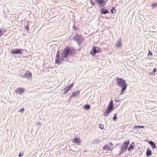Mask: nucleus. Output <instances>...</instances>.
Wrapping results in <instances>:
<instances>
[{
	"label": "nucleus",
	"instance_id": "f257e3e1",
	"mask_svg": "<svg viewBox=\"0 0 157 157\" xmlns=\"http://www.w3.org/2000/svg\"><path fill=\"white\" fill-rule=\"evenodd\" d=\"M117 84L119 86L122 87L121 94H123V91H124L127 86V85L126 83L125 80L122 78H120L118 77L116 78Z\"/></svg>",
	"mask_w": 157,
	"mask_h": 157
},
{
	"label": "nucleus",
	"instance_id": "f03ea898",
	"mask_svg": "<svg viewBox=\"0 0 157 157\" xmlns=\"http://www.w3.org/2000/svg\"><path fill=\"white\" fill-rule=\"evenodd\" d=\"M101 52V49L98 47L94 46L90 51V54L93 56H95L96 53H100Z\"/></svg>",
	"mask_w": 157,
	"mask_h": 157
},
{
	"label": "nucleus",
	"instance_id": "7ed1b4c3",
	"mask_svg": "<svg viewBox=\"0 0 157 157\" xmlns=\"http://www.w3.org/2000/svg\"><path fill=\"white\" fill-rule=\"evenodd\" d=\"M97 5L100 7L103 8L106 3V2L105 0H94Z\"/></svg>",
	"mask_w": 157,
	"mask_h": 157
},
{
	"label": "nucleus",
	"instance_id": "20e7f679",
	"mask_svg": "<svg viewBox=\"0 0 157 157\" xmlns=\"http://www.w3.org/2000/svg\"><path fill=\"white\" fill-rule=\"evenodd\" d=\"M69 55L67 49L66 47L64 49L63 52L61 53L60 59L64 60L65 58H67V56Z\"/></svg>",
	"mask_w": 157,
	"mask_h": 157
},
{
	"label": "nucleus",
	"instance_id": "39448f33",
	"mask_svg": "<svg viewBox=\"0 0 157 157\" xmlns=\"http://www.w3.org/2000/svg\"><path fill=\"white\" fill-rule=\"evenodd\" d=\"M74 39L77 41L78 44H81L83 41V38L81 35L77 34L74 37Z\"/></svg>",
	"mask_w": 157,
	"mask_h": 157
},
{
	"label": "nucleus",
	"instance_id": "423d86ee",
	"mask_svg": "<svg viewBox=\"0 0 157 157\" xmlns=\"http://www.w3.org/2000/svg\"><path fill=\"white\" fill-rule=\"evenodd\" d=\"M66 48L67 49V51L68 52L69 55L73 56L75 54L76 51L73 48L67 46L66 47Z\"/></svg>",
	"mask_w": 157,
	"mask_h": 157
},
{
	"label": "nucleus",
	"instance_id": "0eeeda50",
	"mask_svg": "<svg viewBox=\"0 0 157 157\" xmlns=\"http://www.w3.org/2000/svg\"><path fill=\"white\" fill-rule=\"evenodd\" d=\"M130 143V140H126L123 144L121 147V151H123L125 150L127 148Z\"/></svg>",
	"mask_w": 157,
	"mask_h": 157
},
{
	"label": "nucleus",
	"instance_id": "6e6552de",
	"mask_svg": "<svg viewBox=\"0 0 157 157\" xmlns=\"http://www.w3.org/2000/svg\"><path fill=\"white\" fill-rule=\"evenodd\" d=\"M25 90V89L24 88L19 87L16 89L15 90V91L16 93L19 94H21L22 93L24 92Z\"/></svg>",
	"mask_w": 157,
	"mask_h": 157
},
{
	"label": "nucleus",
	"instance_id": "1a4fd4ad",
	"mask_svg": "<svg viewBox=\"0 0 157 157\" xmlns=\"http://www.w3.org/2000/svg\"><path fill=\"white\" fill-rule=\"evenodd\" d=\"M21 50H23L22 49H17L11 51V53L13 54H21Z\"/></svg>",
	"mask_w": 157,
	"mask_h": 157
},
{
	"label": "nucleus",
	"instance_id": "9d476101",
	"mask_svg": "<svg viewBox=\"0 0 157 157\" xmlns=\"http://www.w3.org/2000/svg\"><path fill=\"white\" fill-rule=\"evenodd\" d=\"M113 101L112 100H111L109 103L107 109L111 111L113 110Z\"/></svg>",
	"mask_w": 157,
	"mask_h": 157
},
{
	"label": "nucleus",
	"instance_id": "9b49d317",
	"mask_svg": "<svg viewBox=\"0 0 157 157\" xmlns=\"http://www.w3.org/2000/svg\"><path fill=\"white\" fill-rule=\"evenodd\" d=\"M69 86H67L64 89V90L65 91L64 93L66 94L67 92H68L71 88L73 86V84L72 83L71 84L69 85Z\"/></svg>",
	"mask_w": 157,
	"mask_h": 157
},
{
	"label": "nucleus",
	"instance_id": "f8f14e48",
	"mask_svg": "<svg viewBox=\"0 0 157 157\" xmlns=\"http://www.w3.org/2000/svg\"><path fill=\"white\" fill-rule=\"evenodd\" d=\"M73 143L75 144L76 143L79 144L81 142V141L79 138L76 137L75 138H74L72 140Z\"/></svg>",
	"mask_w": 157,
	"mask_h": 157
},
{
	"label": "nucleus",
	"instance_id": "ddd939ff",
	"mask_svg": "<svg viewBox=\"0 0 157 157\" xmlns=\"http://www.w3.org/2000/svg\"><path fill=\"white\" fill-rule=\"evenodd\" d=\"M135 146V144L134 142L132 143L131 144L129 147L128 148V150L129 151H130L132 150Z\"/></svg>",
	"mask_w": 157,
	"mask_h": 157
},
{
	"label": "nucleus",
	"instance_id": "4468645a",
	"mask_svg": "<svg viewBox=\"0 0 157 157\" xmlns=\"http://www.w3.org/2000/svg\"><path fill=\"white\" fill-rule=\"evenodd\" d=\"M122 43L121 40H118L117 43L116 44L115 46L117 48H119L122 45Z\"/></svg>",
	"mask_w": 157,
	"mask_h": 157
},
{
	"label": "nucleus",
	"instance_id": "2eb2a0df",
	"mask_svg": "<svg viewBox=\"0 0 157 157\" xmlns=\"http://www.w3.org/2000/svg\"><path fill=\"white\" fill-rule=\"evenodd\" d=\"M72 94V95L71 96V97H75L79 95L80 94V92L79 91H77L75 93L73 92Z\"/></svg>",
	"mask_w": 157,
	"mask_h": 157
},
{
	"label": "nucleus",
	"instance_id": "dca6fc26",
	"mask_svg": "<svg viewBox=\"0 0 157 157\" xmlns=\"http://www.w3.org/2000/svg\"><path fill=\"white\" fill-rule=\"evenodd\" d=\"M103 150L107 149L109 151H112L113 149L111 148L109 146H107L106 145H105L103 147Z\"/></svg>",
	"mask_w": 157,
	"mask_h": 157
},
{
	"label": "nucleus",
	"instance_id": "f3484780",
	"mask_svg": "<svg viewBox=\"0 0 157 157\" xmlns=\"http://www.w3.org/2000/svg\"><path fill=\"white\" fill-rule=\"evenodd\" d=\"M149 144L151 145L152 149H154L156 148V146L154 143L152 141L149 142Z\"/></svg>",
	"mask_w": 157,
	"mask_h": 157
},
{
	"label": "nucleus",
	"instance_id": "a211bd4d",
	"mask_svg": "<svg viewBox=\"0 0 157 157\" xmlns=\"http://www.w3.org/2000/svg\"><path fill=\"white\" fill-rule=\"evenodd\" d=\"M25 76L27 77H29L30 78H31L32 77V73L29 71H28L27 73H26L25 74Z\"/></svg>",
	"mask_w": 157,
	"mask_h": 157
},
{
	"label": "nucleus",
	"instance_id": "6ab92c4d",
	"mask_svg": "<svg viewBox=\"0 0 157 157\" xmlns=\"http://www.w3.org/2000/svg\"><path fill=\"white\" fill-rule=\"evenodd\" d=\"M111 111L107 109L106 110V111L104 113V115L105 116H108V114L110 113Z\"/></svg>",
	"mask_w": 157,
	"mask_h": 157
},
{
	"label": "nucleus",
	"instance_id": "aec40b11",
	"mask_svg": "<svg viewBox=\"0 0 157 157\" xmlns=\"http://www.w3.org/2000/svg\"><path fill=\"white\" fill-rule=\"evenodd\" d=\"M146 154L147 156L151 155L152 154L151 151L150 150H148V149H147Z\"/></svg>",
	"mask_w": 157,
	"mask_h": 157
},
{
	"label": "nucleus",
	"instance_id": "412c9836",
	"mask_svg": "<svg viewBox=\"0 0 157 157\" xmlns=\"http://www.w3.org/2000/svg\"><path fill=\"white\" fill-rule=\"evenodd\" d=\"M60 58L59 59H56L55 60V63L58 64H60L61 63V61L60 60Z\"/></svg>",
	"mask_w": 157,
	"mask_h": 157
},
{
	"label": "nucleus",
	"instance_id": "4be33fe9",
	"mask_svg": "<svg viewBox=\"0 0 157 157\" xmlns=\"http://www.w3.org/2000/svg\"><path fill=\"white\" fill-rule=\"evenodd\" d=\"M151 6L152 7V9L157 8V2L152 4Z\"/></svg>",
	"mask_w": 157,
	"mask_h": 157
},
{
	"label": "nucleus",
	"instance_id": "5701e85b",
	"mask_svg": "<svg viewBox=\"0 0 157 157\" xmlns=\"http://www.w3.org/2000/svg\"><path fill=\"white\" fill-rule=\"evenodd\" d=\"M90 106L89 105H86L84 106V107L85 108V109H90Z\"/></svg>",
	"mask_w": 157,
	"mask_h": 157
},
{
	"label": "nucleus",
	"instance_id": "b1692460",
	"mask_svg": "<svg viewBox=\"0 0 157 157\" xmlns=\"http://www.w3.org/2000/svg\"><path fill=\"white\" fill-rule=\"evenodd\" d=\"M101 13L102 14H105L109 13L108 10H101Z\"/></svg>",
	"mask_w": 157,
	"mask_h": 157
},
{
	"label": "nucleus",
	"instance_id": "393cba45",
	"mask_svg": "<svg viewBox=\"0 0 157 157\" xmlns=\"http://www.w3.org/2000/svg\"><path fill=\"white\" fill-rule=\"evenodd\" d=\"M59 51H58L57 52V53L56 55V57L57 59H59Z\"/></svg>",
	"mask_w": 157,
	"mask_h": 157
},
{
	"label": "nucleus",
	"instance_id": "a878e982",
	"mask_svg": "<svg viewBox=\"0 0 157 157\" xmlns=\"http://www.w3.org/2000/svg\"><path fill=\"white\" fill-rule=\"evenodd\" d=\"M117 114L116 113L114 115V116L113 117V119L114 121H115V120H116L117 119Z\"/></svg>",
	"mask_w": 157,
	"mask_h": 157
},
{
	"label": "nucleus",
	"instance_id": "bb28decb",
	"mask_svg": "<svg viewBox=\"0 0 157 157\" xmlns=\"http://www.w3.org/2000/svg\"><path fill=\"white\" fill-rule=\"evenodd\" d=\"M4 33V31L3 32H2V30L0 29V36H1L2 35L3 33Z\"/></svg>",
	"mask_w": 157,
	"mask_h": 157
},
{
	"label": "nucleus",
	"instance_id": "cd10ccee",
	"mask_svg": "<svg viewBox=\"0 0 157 157\" xmlns=\"http://www.w3.org/2000/svg\"><path fill=\"white\" fill-rule=\"evenodd\" d=\"M99 127L101 129H103L104 128V126L103 125L100 124L99 125Z\"/></svg>",
	"mask_w": 157,
	"mask_h": 157
},
{
	"label": "nucleus",
	"instance_id": "c85d7f7f",
	"mask_svg": "<svg viewBox=\"0 0 157 157\" xmlns=\"http://www.w3.org/2000/svg\"><path fill=\"white\" fill-rule=\"evenodd\" d=\"M107 8H101L100 9V10H108L109 9V7L108 8V6L107 7Z\"/></svg>",
	"mask_w": 157,
	"mask_h": 157
},
{
	"label": "nucleus",
	"instance_id": "c756f323",
	"mask_svg": "<svg viewBox=\"0 0 157 157\" xmlns=\"http://www.w3.org/2000/svg\"><path fill=\"white\" fill-rule=\"evenodd\" d=\"M23 155V153H21V152L19 153V157H21V156H22Z\"/></svg>",
	"mask_w": 157,
	"mask_h": 157
},
{
	"label": "nucleus",
	"instance_id": "7c9ffc66",
	"mask_svg": "<svg viewBox=\"0 0 157 157\" xmlns=\"http://www.w3.org/2000/svg\"><path fill=\"white\" fill-rule=\"evenodd\" d=\"M25 28L26 29V30L27 31H28L29 30L28 25H27V26H25Z\"/></svg>",
	"mask_w": 157,
	"mask_h": 157
},
{
	"label": "nucleus",
	"instance_id": "2f4dec72",
	"mask_svg": "<svg viewBox=\"0 0 157 157\" xmlns=\"http://www.w3.org/2000/svg\"><path fill=\"white\" fill-rule=\"evenodd\" d=\"M152 55V53L150 51H149L148 53V56H151Z\"/></svg>",
	"mask_w": 157,
	"mask_h": 157
},
{
	"label": "nucleus",
	"instance_id": "473e14b6",
	"mask_svg": "<svg viewBox=\"0 0 157 157\" xmlns=\"http://www.w3.org/2000/svg\"><path fill=\"white\" fill-rule=\"evenodd\" d=\"M95 3H96V2H92V1H91V2H90L91 4L92 5H95Z\"/></svg>",
	"mask_w": 157,
	"mask_h": 157
},
{
	"label": "nucleus",
	"instance_id": "72a5a7b5",
	"mask_svg": "<svg viewBox=\"0 0 157 157\" xmlns=\"http://www.w3.org/2000/svg\"><path fill=\"white\" fill-rule=\"evenodd\" d=\"M137 127L138 128H144V126H138Z\"/></svg>",
	"mask_w": 157,
	"mask_h": 157
},
{
	"label": "nucleus",
	"instance_id": "f704fd0d",
	"mask_svg": "<svg viewBox=\"0 0 157 157\" xmlns=\"http://www.w3.org/2000/svg\"><path fill=\"white\" fill-rule=\"evenodd\" d=\"M156 70H157V69H156V68H154V69H153V72H155L156 71Z\"/></svg>",
	"mask_w": 157,
	"mask_h": 157
},
{
	"label": "nucleus",
	"instance_id": "c9c22d12",
	"mask_svg": "<svg viewBox=\"0 0 157 157\" xmlns=\"http://www.w3.org/2000/svg\"><path fill=\"white\" fill-rule=\"evenodd\" d=\"M138 126H136V125H135V126H134L133 127V129H136V128H138Z\"/></svg>",
	"mask_w": 157,
	"mask_h": 157
},
{
	"label": "nucleus",
	"instance_id": "e433bc0d",
	"mask_svg": "<svg viewBox=\"0 0 157 157\" xmlns=\"http://www.w3.org/2000/svg\"><path fill=\"white\" fill-rule=\"evenodd\" d=\"M115 9H116L115 7H113L111 8V10H115Z\"/></svg>",
	"mask_w": 157,
	"mask_h": 157
},
{
	"label": "nucleus",
	"instance_id": "4c0bfd02",
	"mask_svg": "<svg viewBox=\"0 0 157 157\" xmlns=\"http://www.w3.org/2000/svg\"><path fill=\"white\" fill-rule=\"evenodd\" d=\"M24 109V108H23L21 109L19 111V112H21L22 111H23Z\"/></svg>",
	"mask_w": 157,
	"mask_h": 157
},
{
	"label": "nucleus",
	"instance_id": "58836bf2",
	"mask_svg": "<svg viewBox=\"0 0 157 157\" xmlns=\"http://www.w3.org/2000/svg\"><path fill=\"white\" fill-rule=\"evenodd\" d=\"M109 144L111 145H113V144L112 143V142L110 143Z\"/></svg>",
	"mask_w": 157,
	"mask_h": 157
},
{
	"label": "nucleus",
	"instance_id": "ea45409f",
	"mask_svg": "<svg viewBox=\"0 0 157 157\" xmlns=\"http://www.w3.org/2000/svg\"><path fill=\"white\" fill-rule=\"evenodd\" d=\"M111 11L112 13H114V12H113V10H111Z\"/></svg>",
	"mask_w": 157,
	"mask_h": 157
},
{
	"label": "nucleus",
	"instance_id": "a19ab883",
	"mask_svg": "<svg viewBox=\"0 0 157 157\" xmlns=\"http://www.w3.org/2000/svg\"><path fill=\"white\" fill-rule=\"evenodd\" d=\"M93 1V0H90V2H91V1L92 2Z\"/></svg>",
	"mask_w": 157,
	"mask_h": 157
},
{
	"label": "nucleus",
	"instance_id": "79ce46f5",
	"mask_svg": "<svg viewBox=\"0 0 157 157\" xmlns=\"http://www.w3.org/2000/svg\"><path fill=\"white\" fill-rule=\"evenodd\" d=\"M106 1H108V0H106Z\"/></svg>",
	"mask_w": 157,
	"mask_h": 157
}]
</instances>
